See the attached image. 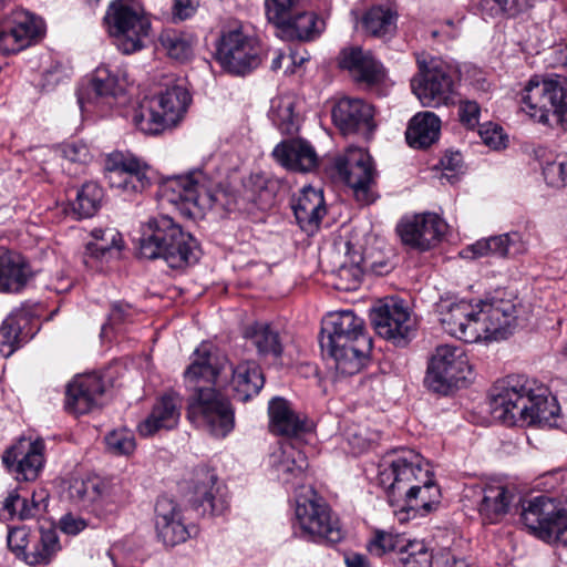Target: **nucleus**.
<instances>
[{"instance_id":"f257e3e1","label":"nucleus","mask_w":567,"mask_h":567,"mask_svg":"<svg viewBox=\"0 0 567 567\" xmlns=\"http://www.w3.org/2000/svg\"><path fill=\"white\" fill-rule=\"evenodd\" d=\"M190 364L184 372L186 384L193 389L187 417L216 437H225L235 425L234 410L229 401L213 386L221 384L223 372H230V388L239 401H248L262 389L265 380L259 365L254 361H244L233 367L226 359L219 362L212 352V346L203 342L190 357Z\"/></svg>"},{"instance_id":"f03ea898","label":"nucleus","mask_w":567,"mask_h":567,"mask_svg":"<svg viewBox=\"0 0 567 567\" xmlns=\"http://www.w3.org/2000/svg\"><path fill=\"white\" fill-rule=\"evenodd\" d=\"M435 312L445 332L467 343L505 339L516 319L515 305L503 299L472 303L441 298Z\"/></svg>"},{"instance_id":"7ed1b4c3","label":"nucleus","mask_w":567,"mask_h":567,"mask_svg":"<svg viewBox=\"0 0 567 567\" xmlns=\"http://www.w3.org/2000/svg\"><path fill=\"white\" fill-rule=\"evenodd\" d=\"M422 456L413 450H400L386 455L379 465V484L392 506L413 517L433 511L439 489L430 470L422 467Z\"/></svg>"},{"instance_id":"20e7f679","label":"nucleus","mask_w":567,"mask_h":567,"mask_svg":"<svg viewBox=\"0 0 567 567\" xmlns=\"http://www.w3.org/2000/svg\"><path fill=\"white\" fill-rule=\"evenodd\" d=\"M320 344L333 360L340 374L353 375L368 361L371 339L364 321L352 310L331 312L323 320Z\"/></svg>"},{"instance_id":"39448f33","label":"nucleus","mask_w":567,"mask_h":567,"mask_svg":"<svg viewBox=\"0 0 567 567\" xmlns=\"http://www.w3.org/2000/svg\"><path fill=\"white\" fill-rule=\"evenodd\" d=\"M138 255L145 259L162 258L171 268L196 262V239L167 215L151 217L141 226Z\"/></svg>"},{"instance_id":"423d86ee","label":"nucleus","mask_w":567,"mask_h":567,"mask_svg":"<svg viewBox=\"0 0 567 567\" xmlns=\"http://www.w3.org/2000/svg\"><path fill=\"white\" fill-rule=\"evenodd\" d=\"M295 536L316 544H337L344 537L338 516L311 485L296 489Z\"/></svg>"},{"instance_id":"0eeeda50","label":"nucleus","mask_w":567,"mask_h":567,"mask_svg":"<svg viewBox=\"0 0 567 567\" xmlns=\"http://www.w3.org/2000/svg\"><path fill=\"white\" fill-rule=\"evenodd\" d=\"M192 102L188 91L178 84L166 87L152 97H145L133 110L132 123L146 135H158L176 127Z\"/></svg>"},{"instance_id":"6e6552de","label":"nucleus","mask_w":567,"mask_h":567,"mask_svg":"<svg viewBox=\"0 0 567 567\" xmlns=\"http://www.w3.org/2000/svg\"><path fill=\"white\" fill-rule=\"evenodd\" d=\"M219 183L200 169L166 178L161 186L163 199L188 218H202L218 200Z\"/></svg>"},{"instance_id":"1a4fd4ad","label":"nucleus","mask_w":567,"mask_h":567,"mask_svg":"<svg viewBox=\"0 0 567 567\" xmlns=\"http://www.w3.org/2000/svg\"><path fill=\"white\" fill-rule=\"evenodd\" d=\"M522 110L539 123H547L550 113L564 127L567 113V79L561 75H533L520 91Z\"/></svg>"},{"instance_id":"9d476101","label":"nucleus","mask_w":567,"mask_h":567,"mask_svg":"<svg viewBox=\"0 0 567 567\" xmlns=\"http://www.w3.org/2000/svg\"><path fill=\"white\" fill-rule=\"evenodd\" d=\"M109 33L115 38L117 48L125 54L143 47L151 22L138 3L132 0L113 1L105 14Z\"/></svg>"},{"instance_id":"9b49d317","label":"nucleus","mask_w":567,"mask_h":567,"mask_svg":"<svg viewBox=\"0 0 567 567\" xmlns=\"http://www.w3.org/2000/svg\"><path fill=\"white\" fill-rule=\"evenodd\" d=\"M266 12L270 21L285 27L299 40H312L324 30V20L316 12H301L288 18V12L298 6H309L323 14L330 11L328 0H266Z\"/></svg>"},{"instance_id":"f8f14e48","label":"nucleus","mask_w":567,"mask_h":567,"mask_svg":"<svg viewBox=\"0 0 567 567\" xmlns=\"http://www.w3.org/2000/svg\"><path fill=\"white\" fill-rule=\"evenodd\" d=\"M522 520L539 539L567 546V511L547 496H537L523 506Z\"/></svg>"},{"instance_id":"ddd939ff","label":"nucleus","mask_w":567,"mask_h":567,"mask_svg":"<svg viewBox=\"0 0 567 567\" xmlns=\"http://www.w3.org/2000/svg\"><path fill=\"white\" fill-rule=\"evenodd\" d=\"M472 369L462 347L442 344L435 349L427 367L425 383L435 392L458 388L471 375Z\"/></svg>"},{"instance_id":"4468645a","label":"nucleus","mask_w":567,"mask_h":567,"mask_svg":"<svg viewBox=\"0 0 567 567\" xmlns=\"http://www.w3.org/2000/svg\"><path fill=\"white\" fill-rule=\"evenodd\" d=\"M127 86L125 70L99 66L78 90L80 109L83 113H91L95 109L111 107L118 96L125 94Z\"/></svg>"},{"instance_id":"2eb2a0df","label":"nucleus","mask_w":567,"mask_h":567,"mask_svg":"<svg viewBox=\"0 0 567 567\" xmlns=\"http://www.w3.org/2000/svg\"><path fill=\"white\" fill-rule=\"evenodd\" d=\"M457 72L451 65L433 61L420 64V72L412 79L411 87L423 106L436 107L453 102Z\"/></svg>"},{"instance_id":"dca6fc26","label":"nucleus","mask_w":567,"mask_h":567,"mask_svg":"<svg viewBox=\"0 0 567 567\" xmlns=\"http://www.w3.org/2000/svg\"><path fill=\"white\" fill-rule=\"evenodd\" d=\"M532 386L524 375H508L491 389V413L506 425H518L530 401Z\"/></svg>"},{"instance_id":"f3484780","label":"nucleus","mask_w":567,"mask_h":567,"mask_svg":"<svg viewBox=\"0 0 567 567\" xmlns=\"http://www.w3.org/2000/svg\"><path fill=\"white\" fill-rule=\"evenodd\" d=\"M217 59L227 71L243 75L260 64V49L255 38L236 24L223 32Z\"/></svg>"},{"instance_id":"a211bd4d","label":"nucleus","mask_w":567,"mask_h":567,"mask_svg":"<svg viewBox=\"0 0 567 567\" xmlns=\"http://www.w3.org/2000/svg\"><path fill=\"white\" fill-rule=\"evenodd\" d=\"M334 168L339 177L353 190L361 204L374 200L371 190L375 181V169L369 153L360 147L350 146L334 159Z\"/></svg>"},{"instance_id":"6ab92c4d","label":"nucleus","mask_w":567,"mask_h":567,"mask_svg":"<svg viewBox=\"0 0 567 567\" xmlns=\"http://www.w3.org/2000/svg\"><path fill=\"white\" fill-rule=\"evenodd\" d=\"M44 30L43 21L30 12L17 9L0 27V53L14 54L30 47Z\"/></svg>"},{"instance_id":"aec40b11","label":"nucleus","mask_w":567,"mask_h":567,"mask_svg":"<svg viewBox=\"0 0 567 567\" xmlns=\"http://www.w3.org/2000/svg\"><path fill=\"white\" fill-rule=\"evenodd\" d=\"M104 168L111 187L125 193H140L150 183L146 175L148 165L132 153L109 154Z\"/></svg>"},{"instance_id":"412c9836","label":"nucleus","mask_w":567,"mask_h":567,"mask_svg":"<svg viewBox=\"0 0 567 567\" xmlns=\"http://www.w3.org/2000/svg\"><path fill=\"white\" fill-rule=\"evenodd\" d=\"M44 451L42 439L22 436L6 450L2 462L18 481H34L44 466Z\"/></svg>"},{"instance_id":"4be33fe9","label":"nucleus","mask_w":567,"mask_h":567,"mask_svg":"<svg viewBox=\"0 0 567 567\" xmlns=\"http://www.w3.org/2000/svg\"><path fill=\"white\" fill-rule=\"evenodd\" d=\"M446 230V224L432 213L404 218L398 225V233L405 245L419 250L436 246Z\"/></svg>"},{"instance_id":"5701e85b","label":"nucleus","mask_w":567,"mask_h":567,"mask_svg":"<svg viewBox=\"0 0 567 567\" xmlns=\"http://www.w3.org/2000/svg\"><path fill=\"white\" fill-rule=\"evenodd\" d=\"M371 321L380 337L396 344L404 343L413 331L410 312L402 302L395 300L375 308Z\"/></svg>"},{"instance_id":"b1692460","label":"nucleus","mask_w":567,"mask_h":567,"mask_svg":"<svg viewBox=\"0 0 567 567\" xmlns=\"http://www.w3.org/2000/svg\"><path fill=\"white\" fill-rule=\"evenodd\" d=\"M527 250L528 244L523 235L517 231H512L482 238L463 248L460 255L462 258L466 259H477L488 256L512 258L523 255Z\"/></svg>"},{"instance_id":"393cba45","label":"nucleus","mask_w":567,"mask_h":567,"mask_svg":"<svg viewBox=\"0 0 567 567\" xmlns=\"http://www.w3.org/2000/svg\"><path fill=\"white\" fill-rule=\"evenodd\" d=\"M271 475L285 485H291L295 491L302 486L306 476L308 460L295 445L282 444L269 457Z\"/></svg>"},{"instance_id":"a878e982","label":"nucleus","mask_w":567,"mask_h":567,"mask_svg":"<svg viewBox=\"0 0 567 567\" xmlns=\"http://www.w3.org/2000/svg\"><path fill=\"white\" fill-rule=\"evenodd\" d=\"M155 527L164 545L175 546L190 537L179 506L171 498L161 496L155 504Z\"/></svg>"},{"instance_id":"bb28decb","label":"nucleus","mask_w":567,"mask_h":567,"mask_svg":"<svg viewBox=\"0 0 567 567\" xmlns=\"http://www.w3.org/2000/svg\"><path fill=\"white\" fill-rule=\"evenodd\" d=\"M104 384L95 374L78 375L66 386L64 406L74 415L85 414L100 404Z\"/></svg>"},{"instance_id":"cd10ccee","label":"nucleus","mask_w":567,"mask_h":567,"mask_svg":"<svg viewBox=\"0 0 567 567\" xmlns=\"http://www.w3.org/2000/svg\"><path fill=\"white\" fill-rule=\"evenodd\" d=\"M373 107L361 99L342 97L332 109V120L344 134L371 132L373 128Z\"/></svg>"},{"instance_id":"c85d7f7f","label":"nucleus","mask_w":567,"mask_h":567,"mask_svg":"<svg viewBox=\"0 0 567 567\" xmlns=\"http://www.w3.org/2000/svg\"><path fill=\"white\" fill-rule=\"evenodd\" d=\"M339 66L347 70L355 82L368 85L381 82L385 75L382 64L373 54L357 45L341 50Z\"/></svg>"},{"instance_id":"c756f323","label":"nucleus","mask_w":567,"mask_h":567,"mask_svg":"<svg viewBox=\"0 0 567 567\" xmlns=\"http://www.w3.org/2000/svg\"><path fill=\"white\" fill-rule=\"evenodd\" d=\"M275 159L292 172L307 173L318 166V154L306 140L292 138L279 143L272 151Z\"/></svg>"},{"instance_id":"7c9ffc66","label":"nucleus","mask_w":567,"mask_h":567,"mask_svg":"<svg viewBox=\"0 0 567 567\" xmlns=\"http://www.w3.org/2000/svg\"><path fill=\"white\" fill-rule=\"evenodd\" d=\"M292 209L300 228L307 233H313L327 214L322 190L305 186L292 200Z\"/></svg>"},{"instance_id":"2f4dec72","label":"nucleus","mask_w":567,"mask_h":567,"mask_svg":"<svg viewBox=\"0 0 567 567\" xmlns=\"http://www.w3.org/2000/svg\"><path fill=\"white\" fill-rule=\"evenodd\" d=\"M268 414L272 433L296 436L310 429L307 419L297 413L284 398L277 396L269 401Z\"/></svg>"},{"instance_id":"473e14b6","label":"nucleus","mask_w":567,"mask_h":567,"mask_svg":"<svg viewBox=\"0 0 567 567\" xmlns=\"http://www.w3.org/2000/svg\"><path fill=\"white\" fill-rule=\"evenodd\" d=\"M181 416V401L174 394L163 395L153 406L150 415L138 424L141 435L152 436L161 430L174 429Z\"/></svg>"},{"instance_id":"72a5a7b5","label":"nucleus","mask_w":567,"mask_h":567,"mask_svg":"<svg viewBox=\"0 0 567 567\" xmlns=\"http://www.w3.org/2000/svg\"><path fill=\"white\" fill-rule=\"evenodd\" d=\"M192 494L193 503L202 506L204 513L217 514L224 508V502L219 497L217 475L213 470L200 467L195 471Z\"/></svg>"},{"instance_id":"f704fd0d","label":"nucleus","mask_w":567,"mask_h":567,"mask_svg":"<svg viewBox=\"0 0 567 567\" xmlns=\"http://www.w3.org/2000/svg\"><path fill=\"white\" fill-rule=\"evenodd\" d=\"M47 499L48 493L44 489L34 491L30 498L21 496L17 489H13L3 499L0 516L3 519L20 520L33 518L45 508Z\"/></svg>"},{"instance_id":"c9c22d12","label":"nucleus","mask_w":567,"mask_h":567,"mask_svg":"<svg viewBox=\"0 0 567 567\" xmlns=\"http://www.w3.org/2000/svg\"><path fill=\"white\" fill-rule=\"evenodd\" d=\"M30 277V269L22 257L0 247V292H19Z\"/></svg>"},{"instance_id":"e433bc0d","label":"nucleus","mask_w":567,"mask_h":567,"mask_svg":"<svg viewBox=\"0 0 567 567\" xmlns=\"http://www.w3.org/2000/svg\"><path fill=\"white\" fill-rule=\"evenodd\" d=\"M441 120L430 111L416 113L409 122L405 138L413 148H426L439 140Z\"/></svg>"},{"instance_id":"4c0bfd02","label":"nucleus","mask_w":567,"mask_h":567,"mask_svg":"<svg viewBox=\"0 0 567 567\" xmlns=\"http://www.w3.org/2000/svg\"><path fill=\"white\" fill-rule=\"evenodd\" d=\"M513 497V493L505 485L498 482L488 483L482 488L478 512L485 522L497 523L508 512Z\"/></svg>"},{"instance_id":"58836bf2","label":"nucleus","mask_w":567,"mask_h":567,"mask_svg":"<svg viewBox=\"0 0 567 567\" xmlns=\"http://www.w3.org/2000/svg\"><path fill=\"white\" fill-rule=\"evenodd\" d=\"M131 498V491L122 481L100 482L94 512L102 517L117 513Z\"/></svg>"},{"instance_id":"ea45409f","label":"nucleus","mask_w":567,"mask_h":567,"mask_svg":"<svg viewBox=\"0 0 567 567\" xmlns=\"http://www.w3.org/2000/svg\"><path fill=\"white\" fill-rule=\"evenodd\" d=\"M244 337L257 349L261 357H272L275 359L282 354V343L277 330L270 324L255 322L246 327Z\"/></svg>"},{"instance_id":"a19ab883","label":"nucleus","mask_w":567,"mask_h":567,"mask_svg":"<svg viewBox=\"0 0 567 567\" xmlns=\"http://www.w3.org/2000/svg\"><path fill=\"white\" fill-rule=\"evenodd\" d=\"M526 413L523 414L519 425H535L539 427H553L556 425L558 406L554 399L549 400L544 393L535 394L533 389L529 394Z\"/></svg>"},{"instance_id":"79ce46f5","label":"nucleus","mask_w":567,"mask_h":567,"mask_svg":"<svg viewBox=\"0 0 567 567\" xmlns=\"http://www.w3.org/2000/svg\"><path fill=\"white\" fill-rule=\"evenodd\" d=\"M296 96L287 93L271 100L269 117L282 134H293L299 128L300 118L295 113Z\"/></svg>"},{"instance_id":"37998d69","label":"nucleus","mask_w":567,"mask_h":567,"mask_svg":"<svg viewBox=\"0 0 567 567\" xmlns=\"http://www.w3.org/2000/svg\"><path fill=\"white\" fill-rule=\"evenodd\" d=\"M23 310L12 311L0 326V353L4 358L13 354L22 344V328L28 323Z\"/></svg>"},{"instance_id":"c03bdc74","label":"nucleus","mask_w":567,"mask_h":567,"mask_svg":"<svg viewBox=\"0 0 567 567\" xmlns=\"http://www.w3.org/2000/svg\"><path fill=\"white\" fill-rule=\"evenodd\" d=\"M91 235L93 240L85 247V264L90 267H93L90 259L104 260L111 257L114 250L121 249L122 237L115 228H95Z\"/></svg>"},{"instance_id":"a18cd8bd","label":"nucleus","mask_w":567,"mask_h":567,"mask_svg":"<svg viewBox=\"0 0 567 567\" xmlns=\"http://www.w3.org/2000/svg\"><path fill=\"white\" fill-rule=\"evenodd\" d=\"M362 25L372 37L384 38L396 29V14L388 6H374L362 17Z\"/></svg>"},{"instance_id":"49530a36","label":"nucleus","mask_w":567,"mask_h":567,"mask_svg":"<svg viewBox=\"0 0 567 567\" xmlns=\"http://www.w3.org/2000/svg\"><path fill=\"white\" fill-rule=\"evenodd\" d=\"M159 41L169 58L184 62L193 55L196 38L188 32L166 30Z\"/></svg>"},{"instance_id":"de8ad7c7","label":"nucleus","mask_w":567,"mask_h":567,"mask_svg":"<svg viewBox=\"0 0 567 567\" xmlns=\"http://www.w3.org/2000/svg\"><path fill=\"white\" fill-rule=\"evenodd\" d=\"M61 545L54 529H42L40 539L25 557L28 565H47L60 551Z\"/></svg>"},{"instance_id":"09e8293b","label":"nucleus","mask_w":567,"mask_h":567,"mask_svg":"<svg viewBox=\"0 0 567 567\" xmlns=\"http://www.w3.org/2000/svg\"><path fill=\"white\" fill-rule=\"evenodd\" d=\"M483 17H515L530 6V0H474Z\"/></svg>"},{"instance_id":"8fccbe9b","label":"nucleus","mask_w":567,"mask_h":567,"mask_svg":"<svg viewBox=\"0 0 567 567\" xmlns=\"http://www.w3.org/2000/svg\"><path fill=\"white\" fill-rule=\"evenodd\" d=\"M103 197L102 188L95 183H86L78 192L73 210L79 218L92 217L99 209Z\"/></svg>"},{"instance_id":"3c124183","label":"nucleus","mask_w":567,"mask_h":567,"mask_svg":"<svg viewBox=\"0 0 567 567\" xmlns=\"http://www.w3.org/2000/svg\"><path fill=\"white\" fill-rule=\"evenodd\" d=\"M406 539L398 534L386 530H375L369 540L368 550L371 555L381 557L390 551L403 549Z\"/></svg>"},{"instance_id":"603ef678","label":"nucleus","mask_w":567,"mask_h":567,"mask_svg":"<svg viewBox=\"0 0 567 567\" xmlns=\"http://www.w3.org/2000/svg\"><path fill=\"white\" fill-rule=\"evenodd\" d=\"M403 567H431L432 555L423 542H406L400 551Z\"/></svg>"},{"instance_id":"864d4df0","label":"nucleus","mask_w":567,"mask_h":567,"mask_svg":"<svg viewBox=\"0 0 567 567\" xmlns=\"http://www.w3.org/2000/svg\"><path fill=\"white\" fill-rule=\"evenodd\" d=\"M361 261L362 256L359 252H352L350 255V264L342 262L339 266L337 270L338 277L341 280L339 288L353 290L359 286L363 275L362 268L360 267Z\"/></svg>"},{"instance_id":"5fc2aeb1","label":"nucleus","mask_w":567,"mask_h":567,"mask_svg":"<svg viewBox=\"0 0 567 567\" xmlns=\"http://www.w3.org/2000/svg\"><path fill=\"white\" fill-rule=\"evenodd\" d=\"M99 481L74 477L70 481L68 496L73 502H91L95 506Z\"/></svg>"},{"instance_id":"6e6d98bb","label":"nucleus","mask_w":567,"mask_h":567,"mask_svg":"<svg viewBox=\"0 0 567 567\" xmlns=\"http://www.w3.org/2000/svg\"><path fill=\"white\" fill-rule=\"evenodd\" d=\"M105 443L109 451L117 455H130L136 447L135 436L127 429H118L110 432L105 436Z\"/></svg>"},{"instance_id":"4d7b16f0","label":"nucleus","mask_w":567,"mask_h":567,"mask_svg":"<svg viewBox=\"0 0 567 567\" xmlns=\"http://www.w3.org/2000/svg\"><path fill=\"white\" fill-rule=\"evenodd\" d=\"M31 533L24 526L10 528L7 536V543L9 549L16 555V557L25 561V557L29 555L28 546L30 544Z\"/></svg>"},{"instance_id":"13d9d810","label":"nucleus","mask_w":567,"mask_h":567,"mask_svg":"<svg viewBox=\"0 0 567 567\" xmlns=\"http://www.w3.org/2000/svg\"><path fill=\"white\" fill-rule=\"evenodd\" d=\"M62 157L71 164L85 165L91 161V153L82 142H69L61 147Z\"/></svg>"},{"instance_id":"bf43d9fd","label":"nucleus","mask_w":567,"mask_h":567,"mask_svg":"<svg viewBox=\"0 0 567 567\" xmlns=\"http://www.w3.org/2000/svg\"><path fill=\"white\" fill-rule=\"evenodd\" d=\"M478 134L483 143L493 150L505 147L507 136L503 128L493 123H486L480 126Z\"/></svg>"},{"instance_id":"052dcab7","label":"nucleus","mask_w":567,"mask_h":567,"mask_svg":"<svg viewBox=\"0 0 567 567\" xmlns=\"http://www.w3.org/2000/svg\"><path fill=\"white\" fill-rule=\"evenodd\" d=\"M481 107L475 101H461L458 105L460 121L467 128H475L480 123Z\"/></svg>"},{"instance_id":"680f3d73","label":"nucleus","mask_w":567,"mask_h":567,"mask_svg":"<svg viewBox=\"0 0 567 567\" xmlns=\"http://www.w3.org/2000/svg\"><path fill=\"white\" fill-rule=\"evenodd\" d=\"M133 312L131 307L127 303L115 302L111 308V312L109 315V321L106 324L102 327V334H107L109 328H114L121 323L128 321L132 317Z\"/></svg>"},{"instance_id":"e2e57ef3","label":"nucleus","mask_w":567,"mask_h":567,"mask_svg":"<svg viewBox=\"0 0 567 567\" xmlns=\"http://www.w3.org/2000/svg\"><path fill=\"white\" fill-rule=\"evenodd\" d=\"M60 529L68 535H78L87 527V522L76 514H64L59 522Z\"/></svg>"},{"instance_id":"0e129e2a","label":"nucleus","mask_w":567,"mask_h":567,"mask_svg":"<svg viewBox=\"0 0 567 567\" xmlns=\"http://www.w3.org/2000/svg\"><path fill=\"white\" fill-rule=\"evenodd\" d=\"M199 6V0H173V19L184 21L193 17Z\"/></svg>"},{"instance_id":"69168bd1","label":"nucleus","mask_w":567,"mask_h":567,"mask_svg":"<svg viewBox=\"0 0 567 567\" xmlns=\"http://www.w3.org/2000/svg\"><path fill=\"white\" fill-rule=\"evenodd\" d=\"M543 175L547 184L551 186L563 184V176H560V161L547 163L543 167Z\"/></svg>"},{"instance_id":"338daca9","label":"nucleus","mask_w":567,"mask_h":567,"mask_svg":"<svg viewBox=\"0 0 567 567\" xmlns=\"http://www.w3.org/2000/svg\"><path fill=\"white\" fill-rule=\"evenodd\" d=\"M441 165L444 171L460 172L463 167V157L460 152H447L441 158Z\"/></svg>"},{"instance_id":"774afa93","label":"nucleus","mask_w":567,"mask_h":567,"mask_svg":"<svg viewBox=\"0 0 567 567\" xmlns=\"http://www.w3.org/2000/svg\"><path fill=\"white\" fill-rule=\"evenodd\" d=\"M344 561L347 567H370L368 559L361 554H349Z\"/></svg>"}]
</instances>
